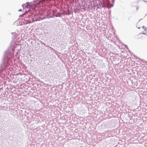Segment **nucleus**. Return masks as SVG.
<instances>
[{
  "mask_svg": "<svg viewBox=\"0 0 147 147\" xmlns=\"http://www.w3.org/2000/svg\"><path fill=\"white\" fill-rule=\"evenodd\" d=\"M20 46L19 44H16L15 41H12L10 44V46L5 53L3 58V64L0 67V74L2 73L5 67H8L10 65V58L13 57V53L15 49L19 48Z\"/></svg>",
  "mask_w": 147,
  "mask_h": 147,
  "instance_id": "obj_1",
  "label": "nucleus"
},
{
  "mask_svg": "<svg viewBox=\"0 0 147 147\" xmlns=\"http://www.w3.org/2000/svg\"><path fill=\"white\" fill-rule=\"evenodd\" d=\"M94 7H93L92 2L89 3V2H84L82 3V5L80 6V8L81 9V11L83 12L85 11L88 9H95L96 7L95 5L94 4H93Z\"/></svg>",
  "mask_w": 147,
  "mask_h": 147,
  "instance_id": "obj_2",
  "label": "nucleus"
},
{
  "mask_svg": "<svg viewBox=\"0 0 147 147\" xmlns=\"http://www.w3.org/2000/svg\"><path fill=\"white\" fill-rule=\"evenodd\" d=\"M110 4L109 0H101L98 4H97L96 5L97 9H101V7L110 8L113 6L112 5L111 7L108 6Z\"/></svg>",
  "mask_w": 147,
  "mask_h": 147,
  "instance_id": "obj_3",
  "label": "nucleus"
},
{
  "mask_svg": "<svg viewBox=\"0 0 147 147\" xmlns=\"http://www.w3.org/2000/svg\"><path fill=\"white\" fill-rule=\"evenodd\" d=\"M47 15L45 16V15H44V16H43V17H47V16L48 17H49L47 18H52V17H53L54 16H55L54 13L53 11H52V12H50V11H49L47 13Z\"/></svg>",
  "mask_w": 147,
  "mask_h": 147,
  "instance_id": "obj_4",
  "label": "nucleus"
},
{
  "mask_svg": "<svg viewBox=\"0 0 147 147\" xmlns=\"http://www.w3.org/2000/svg\"><path fill=\"white\" fill-rule=\"evenodd\" d=\"M81 9L80 8H76L74 9V12L75 13H78L80 12H82V11Z\"/></svg>",
  "mask_w": 147,
  "mask_h": 147,
  "instance_id": "obj_5",
  "label": "nucleus"
},
{
  "mask_svg": "<svg viewBox=\"0 0 147 147\" xmlns=\"http://www.w3.org/2000/svg\"><path fill=\"white\" fill-rule=\"evenodd\" d=\"M11 34L12 35V39L13 40L16 39L17 37V34H16V33H11Z\"/></svg>",
  "mask_w": 147,
  "mask_h": 147,
  "instance_id": "obj_6",
  "label": "nucleus"
},
{
  "mask_svg": "<svg viewBox=\"0 0 147 147\" xmlns=\"http://www.w3.org/2000/svg\"><path fill=\"white\" fill-rule=\"evenodd\" d=\"M67 44L66 42H62L61 44V47L63 48H64Z\"/></svg>",
  "mask_w": 147,
  "mask_h": 147,
  "instance_id": "obj_7",
  "label": "nucleus"
},
{
  "mask_svg": "<svg viewBox=\"0 0 147 147\" xmlns=\"http://www.w3.org/2000/svg\"><path fill=\"white\" fill-rule=\"evenodd\" d=\"M29 2H27L26 3V4H25V7L27 8H28L29 7Z\"/></svg>",
  "mask_w": 147,
  "mask_h": 147,
  "instance_id": "obj_8",
  "label": "nucleus"
},
{
  "mask_svg": "<svg viewBox=\"0 0 147 147\" xmlns=\"http://www.w3.org/2000/svg\"><path fill=\"white\" fill-rule=\"evenodd\" d=\"M61 14L59 13H57L56 15H55V17H61Z\"/></svg>",
  "mask_w": 147,
  "mask_h": 147,
  "instance_id": "obj_9",
  "label": "nucleus"
},
{
  "mask_svg": "<svg viewBox=\"0 0 147 147\" xmlns=\"http://www.w3.org/2000/svg\"><path fill=\"white\" fill-rule=\"evenodd\" d=\"M70 13H67V12H65V13H62V14L64 16L65 15H69L70 14Z\"/></svg>",
  "mask_w": 147,
  "mask_h": 147,
  "instance_id": "obj_10",
  "label": "nucleus"
},
{
  "mask_svg": "<svg viewBox=\"0 0 147 147\" xmlns=\"http://www.w3.org/2000/svg\"><path fill=\"white\" fill-rule=\"evenodd\" d=\"M16 111H14L12 112V115H13V116H15V115H16Z\"/></svg>",
  "mask_w": 147,
  "mask_h": 147,
  "instance_id": "obj_11",
  "label": "nucleus"
},
{
  "mask_svg": "<svg viewBox=\"0 0 147 147\" xmlns=\"http://www.w3.org/2000/svg\"><path fill=\"white\" fill-rule=\"evenodd\" d=\"M142 28L144 29L146 31H147V28L146 27L143 26L142 27Z\"/></svg>",
  "mask_w": 147,
  "mask_h": 147,
  "instance_id": "obj_12",
  "label": "nucleus"
},
{
  "mask_svg": "<svg viewBox=\"0 0 147 147\" xmlns=\"http://www.w3.org/2000/svg\"><path fill=\"white\" fill-rule=\"evenodd\" d=\"M31 13L30 11H28L26 12L25 13V14L27 15L28 13H30V14Z\"/></svg>",
  "mask_w": 147,
  "mask_h": 147,
  "instance_id": "obj_13",
  "label": "nucleus"
},
{
  "mask_svg": "<svg viewBox=\"0 0 147 147\" xmlns=\"http://www.w3.org/2000/svg\"><path fill=\"white\" fill-rule=\"evenodd\" d=\"M22 6L23 9L25 7V4H22Z\"/></svg>",
  "mask_w": 147,
  "mask_h": 147,
  "instance_id": "obj_14",
  "label": "nucleus"
},
{
  "mask_svg": "<svg viewBox=\"0 0 147 147\" xmlns=\"http://www.w3.org/2000/svg\"><path fill=\"white\" fill-rule=\"evenodd\" d=\"M136 3H136L135 2V3H132L131 5H132V6H134V4H136Z\"/></svg>",
  "mask_w": 147,
  "mask_h": 147,
  "instance_id": "obj_15",
  "label": "nucleus"
},
{
  "mask_svg": "<svg viewBox=\"0 0 147 147\" xmlns=\"http://www.w3.org/2000/svg\"><path fill=\"white\" fill-rule=\"evenodd\" d=\"M136 7V10H137L139 8V7L138 6H137Z\"/></svg>",
  "mask_w": 147,
  "mask_h": 147,
  "instance_id": "obj_16",
  "label": "nucleus"
},
{
  "mask_svg": "<svg viewBox=\"0 0 147 147\" xmlns=\"http://www.w3.org/2000/svg\"><path fill=\"white\" fill-rule=\"evenodd\" d=\"M144 2H145L146 3H147V0H143Z\"/></svg>",
  "mask_w": 147,
  "mask_h": 147,
  "instance_id": "obj_17",
  "label": "nucleus"
},
{
  "mask_svg": "<svg viewBox=\"0 0 147 147\" xmlns=\"http://www.w3.org/2000/svg\"><path fill=\"white\" fill-rule=\"evenodd\" d=\"M19 11H22V9H20L18 10Z\"/></svg>",
  "mask_w": 147,
  "mask_h": 147,
  "instance_id": "obj_18",
  "label": "nucleus"
},
{
  "mask_svg": "<svg viewBox=\"0 0 147 147\" xmlns=\"http://www.w3.org/2000/svg\"><path fill=\"white\" fill-rule=\"evenodd\" d=\"M125 47H126V48L127 49H128V48L127 47V45H125Z\"/></svg>",
  "mask_w": 147,
  "mask_h": 147,
  "instance_id": "obj_19",
  "label": "nucleus"
},
{
  "mask_svg": "<svg viewBox=\"0 0 147 147\" xmlns=\"http://www.w3.org/2000/svg\"><path fill=\"white\" fill-rule=\"evenodd\" d=\"M17 50L18 51H19L20 49H17Z\"/></svg>",
  "mask_w": 147,
  "mask_h": 147,
  "instance_id": "obj_20",
  "label": "nucleus"
},
{
  "mask_svg": "<svg viewBox=\"0 0 147 147\" xmlns=\"http://www.w3.org/2000/svg\"><path fill=\"white\" fill-rule=\"evenodd\" d=\"M143 34H146L144 33H143Z\"/></svg>",
  "mask_w": 147,
  "mask_h": 147,
  "instance_id": "obj_21",
  "label": "nucleus"
},
{
  "mask_svg": "<svg viewBox=\"0 0 147 147\" xmlns=\"http://www.w3.org/2000/svg\"><path fill=\"white\" fill-rule=\"evenodd\" d=\"M138 28L140 29V27H139Z\"/></svg>",
  "mask_w": 147,
  "mask_h": 147,
  "instance_id": "obj_22",
  "label": "nucleus"
}]
</instances>
